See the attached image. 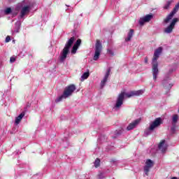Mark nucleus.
Returning <instances> with one entry per match:
<instances>
[{"mask_svg": "<svg viewBox=\"0 0 179 179\" xmlns=\"http://www.w3.org/2000/svg\"><path fill=\"white\" fill-rule=\"evenodd\" d=\"M143 93H145V90H139L137 91H131L130 92H121L116 100V104L115 106V108H120L121 106L124 103V99L127 97L129 99L130 97H134V96H141Z\"/></svg>", "mask_w": 179, "mask_h": 179, "instance_id": "nucleus-1", "label": "nucleus"}, {"mask_svg": "<svg viewBox=\"0 0 179 179\" xmlns=\"http://www.w3.org/2000/svg\"><path fill=\"white\" fill-rule=\"evenodd\" d=\"M163 52V48L159 47L154 52V56L152 58V76L153 79L156 80L157 79V75H159V63L157 62V59L160 57V55Z\"/></svg>", "mask_w": 179, "mask_h": 179, "instance_id": "nucleus-2", "label": "nucleus"}, {"mask_svg": "<svg viewBox=\"0 0 179 179\" xmlns=\"http://www.w3.org/2000/svg\"><path fill=\"white\" fill-rule=\"evenodd\" d=\"M162 124L163 120H162L161 117L156 118L153 122L150 123L149 128L145 130L144 136H149V135H152V132L154 131L156 128H159V127Z\"/></svg>", "mask_w": 179, "mask_h": 179, "instance_id": "nucleus-3", "label": "nucleus"}, {"mask_svg": "<svg viewBox=\"0 0 179 179\" xmlns=\"http://www.w3.org/2000/svg\"><path fill=\"white\" fill-rule=\"evenodd\" d=\"M75 90H76V87L75 86V85H71L66 87L64 89L63 94H62L55 99V103H59V101H62V100L68 99V97H70V96L73 94Z\"/></svg>", "mask_w": 179, "mask_h": 179, "instance_id": "nucleus-4", "label": "nucleus"}, {"mask_svg": "<svg viewBox=\"0 0 179 179\" xmlns=\"http://www.w3.org/2000/svg\"><path fill=\"white\" fill-rule=\"evenodd\" d=\"M75 41V36H72L69 41L66 42L63 50L61 52V55L59 57V60L61 62H64L65 59H66V56L69 54V48L72 47V44Z\"/></svg>", "mask_w": 179, "mask_h": 179, "instance_id": "nucleus-5", "label": "nucleus"}, {"mask_svg": "<svg viewBox=\"0 0 179 179\" xmlns=\"http://www.w3.org/2000/svg\"><path fill=\"white\" fill-rule=\"evenodd\" d=\"M102 48L103 45H101V42H100L99 40H97L95 44V52L93 57L94 61H97L100 58Z\"/></svg>", "mask_w": 179, "mask_h": 179, "instance_id": "nucleus-6", "label": "nucleus"}, {"mask_svg": "<svg viewBox=\"0 0 179 179\" xmlns=\"http://www.w3.org/2000/svg\"><path fill=\"white\" fill-rule=\"evenodd\" d=\"M177 22H178V18H173L171 24L164 29V33H166V34L173 33V30H174V27H176V23H177Z\"/></svg>", "mask_w": 179, "mask_h": 179, "instance_id": "nucleus-7", "label": "nucleus"}, {"mask_svg": "<svg viewBox=\"0 0 179 179\" xmlns=\"http://www.w3.org/2000/svg\"><path fill=\"white\" fill-rule=\"evenodd\" d=\"M155 166V162L152 161V159H147L145 161V165L144 166V172L145 176H149V171H150V169L152 167Z\"/></svg>", "mask_w": 179, "mask_h": 179, "instance_id": "nucleus-8", "label": "nucleus"}, {"mask_svg": "<svg viewBox=\"0 0 179 179\" xmlns=\"http://www.w3.org/2000/svg\"><path fill=\"white\" fill-rule=\"evenodd\" d=\"M33 3H30L27 6L22 7L20 11V17L23 18L26 15L27 13H29L30 10H31V8H33Z\"/></svg>", "mask_w": 179, "mask_h": 179, "instance_id": "nucleus-9", "label": "nucleus"}, {"mask_svg": "<svg viewBox=\"0 0 179 179\" xmlns=\"http://www.w3.org/2000/svg\"><path fill=\"white\" fill-rule=\"evenodd\" d=\"M179 6L176 4L173 9V10L169 14V15L166 17V19L164 20V23H169L173 19L174 14L176 13V12H178Z\"/></svg>", "mask_w": 179, "mask_h": 179, "instance_id": "nucleus-10", "label": "nucleus"}, {"mask_svg": "<svg viewBox=\"0 0 179 179\" xmlns=\"http://www.w3.org/2000/svg\"><path fill=\"white\" fill-rule=\"evenodd\" d=\"M153 19V15L152 14H148L143 17L140 18L138 23L141 24V26H143L145 23H148V22H150Z\"/></svg>", "mask_w": 179, "mask_h": 179, "instance_id": "nucleus-11", "label": "nucleus"}, {"mask_svg": "<svg viewBox=\"0 0 179 179\" xmlns=\"http://www.w3.org/2000/svg\"><path fill=\"white\" fill-rule=\"evenodd\" d=\"M110 72H111V69H108L103 79L101 82V89H103L106 86V83H107V80L110 76Z\"/></svg>", "mask_w": 179, "mask_h": 179, "instance_id": "nucleus-12", "label": "nucleus"}, {"mask_svg": "<svg viewBox=\"0 0 179 179\" xmlns=\"http://www.w3.org/2000/svg\"><path fill=\"white\" fill-rule=\"evenodd\" d=\"M169 80H170V78H166L162 82L164 87L165 89H167L168 90H170V89H171V87H173V85L171 84V83H170Z\"/></svg>", "mask_w": 179, "mask_h": 179, "instance_id": "nucleus-13", "label": "nucleus"}, {"mask_svg": "<svg viewBox=\"0 0 179 179\" xmlns=\"http://www.w3.org/2000/svg\"><path fill=\"white\" fill-rule=\"evenodd\" d=\"M139 122H141V120H139V119H137V120L133 121L127 127V131H131V130L134 129V128H135V127H136V125H138V124H139Z\"/></svg>", "mask_w": 179, "mask_h": 179, "instance_id": "nucleus-14", "label": "nucleus"}, {"mask_svg": "<svg viewBox=\"0 0 179 179\" xmlns=\"http://www.w3.org/2000/svg\"><path fill=\"white\" fill-rule=\"evenodd\" d=\"M158 149H159L162 153H164V152L167 150V145H166V141L163 140L161 143H159Z\"/></svg>", "mask_w": 179, "mask_h": 179, "instance_id": "nucleus-15", "label": "nucleus"}, {"mask_svg": "<svg viewBox=\"0 0 179 179\" xmlns=\"http://www.w3.org/2000/svg\"><path fill=\"white\" fill-rule=\"evenodd\" d=\"M24 112H22L17 117H15V125H19L20 124V121L23 120V117H24Z\"/></svg>", "mask_w": 179, "mask_h": 179, "instance_id": "nucleus-16", "label": "nucleus"}, {"mask_svg": "<svg viewBox=\"0 0 179 179\" xmlns=\"http://www.w3.org/2000/svg\"><path fill=\"white\" fill-rule=\"evenodd\" d=\"M133 36H134V29H130L127 34V37L125 38V41L127 42L131 41V39L132 38Z\"/></svg>", "mask_w": 179, "mask_h": 179, "instance_id": "nucleus-17", "label": "nucleus"}, {"mask_svg": "<svg viewBox=\"0 0 179 179\" xmlns=\"http://www.w3.org/2000/svg\"><path fill=\"white\" fill-rule=\"evenodd\" d=\"M90 76V73H89V71L84 73L81 76V82H83V80H85V79H87V78H89Z\"/></svg>", "mask_w": 179, "mask_h": 179, "instance_id": "nucleus-18", "label": "nucleus"}, {"mask_svg": "<svg viewBox=\"0 0 179 179\" xmlns=\"http://www.w3.org/2000/svg\"><path fill=\"white\" fill-rule=\"evenodd\" d=\"M178 122V115H173L172 117V124H176Z\"/></svg>", "mask_w": 179, "mask_h": 179, "instance_id": "nucleus-19", "label": "nucleus"}, {"mask_svg": "<svg viewBox=\"0 0 179 179\" xmlns=\"http://www.w3.org/2000/svg\"><path fill=\"white\" fill-rule=\"evenodd\" d=\"M173 3V1H169L166 2V3L164 6V9H169L170 8V6Z\"/></svg>", "mask_w": 179, "mask_h": 179, "instance_id": "nucleus-20", "label": "nucleus"}, {"mask_svg": "<svg viewBox=\"0 0 179 179\" xmlns=\"http://www.w3.org/2000/svg\"><path fill=\"white\" fill-rule=\"evenodd\" d=\"M80 44H82V40L78 39L76 43L74 44V47H77L79 48V47L80 46Z\"/></svg>", "mask_w": 179, "mask_h": 179, "instance_id": "nucleus-21", "label": "nucleus"}, {"mask_svg": "<svg viewBox=\"0 0 179 179\" xmlns=\"http://www.w3.org/2000/svg\"><path fill=\"white\" fill-rule=\"evenodd\" d=\"M78 47L73 45V48H72V50H71V54H76V51H78Z\"/></svg>", "mask_w": 179, "mask_h": 179, "instance_id": "nucleus-22", "label": "nucleus"}, {"mask_svg": "<svg viewBox=\"0 0 179 179\" xmlns=\"http://www.w3.org/2000/svg\"><path fill=\"white\" fill-rule=\"evenodd\" d=\"M95 167H99L100 166V159L99 158H97L94 163Z\"/></svg>", "mask_w": 179, "mask_h": 179, "instance_id": "nucleus-23", "label": "nucleus"}, {"mask_svg": "<svg viewBox=\"0 0 179 179\" xmlns=\"http://www.w3.org/2000/svg\"><path fill=\"white\" fill-rule=\"evenodd\" d=\"M5 14L6 15H9V13H12V8H7L5 10Z\"/></svg>", "mask_w": 179, "mask_h": 179, "instance_id": "nucleus-24", "label": "nucleus"}, {"mask_svg": "<svg viewBox=\"0 0 179 179\" xmlns=\"http://www.w3.org/2000/svg\"><path fill=\"white\" fill-rule=\"evenodd\" d=\"M171 131L173 134H174V132H176V124H172V127H171Z\"/></svg>", "mask_w": 179, "mask_h": 179, "instance_id": "nucleus-25", "label": "nucleus"}, {"mask_svg": "<svg viewBox=\"0 0 179 179\" xmlns=\"http://www.w3.org/2000/svg\"><path fill=\"white\" fill-rule=\"evenodd\" d=\"M106 176H104V173H100L98 175V179H104Z\"/></svg>", "mask_w": 179, "mask_h": 179, "instance_id": "nucleus-26", "label": "nucleus"}, {"mask_svg": "<svg viewBox=\"0 0 179 179\" xmlns=\"http://www.w3.org/2000/svg\"><path fill=\"white\" fill-rule=\"evenodd\" d=\"M15 27H16V29H20V22L17 21L15 23Z\"/></svg>", "mask_w": 179, "mask_h": 179, "instance_id": "nucleus-27", "label": "nucleus"}, {"mask_svg": "<svg viewBox=\"0 0 179 179\" xmlns=\"http://www.w3.org/2000/svg\"><path fill=\"white\" fill-rule=\"evenodd\" d=\"M121 134H122V130H119V131L117 130L115 131L116 136H118V135H121Z\"/></svg>", "mask_w": 179, "mask_h": 179, "instance_id": "nucleus-28", "label": "nucleus"}, {"mask_svg": "<svg viewBox=\"0 0 179 179\" xmlns=\"http://www.w3.org/2000/svg\"><path fill=\"white\" fill-rule=\"evenodd\" d=\"M15 61H16V58L13 57H11L10 59V62L11 64H13V62H15Z\"/></svg>", "mask_w": 179, "mask_h": 179, "instance_id": "nucleus-29", "label": "nucleus"}, {"mask_svg": "<svg viewBox=\"0 0 179 179\" xmlns=\"http://www.w3.org/2000/svg\"><path fill=\"white\" fill-rule=\"evenodd\" d=\"M10 41V36H8L6 38V43H9Z\"/></svg>", "mask_w": 179, "mask_h": 179, "instance_id": "nucleus-30", "label": "nucleus"}, {"mask_svg": "<svg viewBox=\"0 0 179 179\" xmlns=\"http://www.w3.org/2000/svg\"><path fill=\"white\" fill-rule=\"evenodd\" d=\"M108 54H110V55H114V52H113V50H111V49H108Z\"/></svg>", "mask_w": 179, "mask_h": 179, "instance_id": "nucleus-31", "label": "nucleus"}, {"mask_svg": "<svg viewBox=\"0 0 179 179\" xmlns=\"http://www.w3.org/2000/svg\"><path fill=\"white\" fill-rule=\"evenodd\" d=\"M144 62H145V64H148V57H145V58L144 59Z\"/></svg>", "mask_w": 179, "mask_h": 179, "instance_id": "nucleus-32", "label": "nucleus"}, {"mask_svg": "<svg viewBox=\"0 0 179 179\" xmlns=\"http://www.w3.org/2000/svg\"><path fill=\"white\" fill-rule=\"evenodd\" d=\"M16 15H17V13H13V16H16Z\"/></svg>", "mask_w": 179, "mask_h": 179, "instance_id": "nucleus-33", "label": "nucleus"}, {"mask_svg": "<svg viewBox=\"0 0 179 179\" xmlns=\"http://www.w3.org/2000/svg\"><path fill=\"white\" fill-rule=\"evenodd\" d=\"M15 33H19V29H17V30L15 31Z\"/></svg>", "mask_w": 179, "mask_h": 179, "instance_id": "nucleus-34", "label": "nucleus"}, {"mask_svg": "<svg viewBox=\"0 0 179 179\" xmlns=\"http://www.w3.org/2000/svg\"><path fill=\"white\" fill-rule=\"evenodd\" d=\"M171 179H177V177H173Z\"/></svg>", "mask_w": 179, "mask_h": 179, "instance_id": "nucleus-35", "label": "nucleus"}]
</instances>
